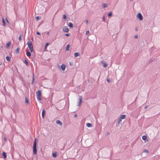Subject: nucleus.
<instances>
[{"instance_id":"f257e3e1","label":"nucleus","mask_w":160,"mask_h":160,"mask_svg":"<svg viewBox=\"0 0 160 160\" xmlns=\"http://www.w3.org/2000/svg\"><path fill=\"white\" fill-rule=\"evenodd\" d=\"M36 140V138H35L33 146V154H37Z\"/></svg>"},{"instance_id":"f03ea898","label":"nucleus","mask_w":160,"mask_h":160,"mask_svg":"<svg viewBox=\"0 0 160 160\" xmlns=\"http://www.w3.org/2000/svg\"><path fill=\"white\" fill-rule=\"evenodd\" d=\"M27 44L31 52H33V45L32 42L30 40L28 41L27 42Z\"/></svg>"},{"instance_id":"7ed1b4c3","label":"nucleus","mask_w":160,"mask_h":160,"mask_svg":"<svg viewBox=\"0 0 160 160\" xmlns=\"http://www.w3.org/2000/svg\"><path fill=\"white\" fill-rule=\"evenodd\" d=\"M36 94L37 96V98L38 101H41V97L42 96L41 91L38 90L36 92Z\"/></svg>"},{"instance_id":"20e7f679","label":"nucleus","mask_w":160,"mask_h":160,"mask_svg":"<svg viewBox=\"0 0 160 160\" xmlns=\"http://www.w3.org/2000/svg\"><path fill=\"white\" fill-rule=\"evenodd\" d=\"M137 17L140 21H142V20L143 17L141 13H138Z\"/></svg>"},{"instance_id":"39448f33","label":"nucleus","mask_w":160,"mask_h":160,"mask_svg":"<svg viewBox=\"0 0 160 160\" xmlns=\"http://www.w3.org/2000/svg\"><path fill=\"white\" fill-rule=\"evenodd\" d=\"M63 31L65 32H68L69 31V29L66 26H64L62 29Z\"/></svg>"},{"instance_id":"423d86ee","label":"nucleus","mask_w":160,"mask_h":160,"mask_svg":"<svg viewBox=\"0 0 160 160\" xmlns=\"http://www.w3.org/2000/svg\"><path fill=\"white\" fill-rule=\"evenodd\" d=\"M80 98L78 99V106H80L81 105L82 102V97L81 96H79Z\"/></svg>"},{"instance_id":"0eeeda50","label":"nucleus","mask_w":160,"mask_h":160,"mask_svg":"<svg viewBox=\"0 0 160 160\" xmlns=\"http://www.w3.org/2000/svg\"><path fill=\"white\" fill-rule=\"evenodd\" d=\"M56 122L57 124H58L60 126H61L62 125V122L59 120H57L56 121Z\"/></svg>"},{"instance_id":"6e6552de","label":"nucleus","mask_w":160,"mask_h":160,"mask_svg":"<svg viewBox=\"0 0 160 160\" xmlns=\"http://www.w3.org/2000/svg\"><path fill=\"white\" fill-rule=\"evenodd\" d=\"M61 69L63 71H64L65 70L66 67H65V66L64 64H62L61 66Z\"/></svg>"},{"instance_id":"1a4fd4ad","label":"nucleus","mask_w":160,"mask_h":160,"mask_svg":"<svg viewBox=\"0 0 160 160\" xmlns=\"http://www.w3.org/2000/svg\"><path fill=\"white\" fill-rule=\"evenodd\" d=\"M45 110L44 109H43L42 110V117L43 118H44V117L45 116Z\"/></svg>"},{"instance_id":"9d476101","label":"nucleus","mask_w":160,"mask_h":160,"mask_svg":"<svg viewBox=\"0 0 160 160\" xmlns=\"http://www.w3.org/2000/svg\"><path fill=\"white\" fill-rule=\"evenodd\" d=\"M125 117H126V115H122L120 116L119 118L122 120V119H124L125 118Z\"/></svg>"},{"instance_id":"9b49d317","label":"nucleus","mask_w":160,"mask_h":160,"mask_svg":"<svg viewBox=\"0 0 160 160\" xmlns=\"http://www.w3.org/2000/svg\"><path fill=\"white\" fill-rule=\"evenodd\" d=\"M68 26L70 28H72L73 27V25L72 23L71 22H70L68 24Z\"/></svg>"},{"instance_id":"f8f14e48","label":"nucleus","mask_w":160,"mask_h":160,"mask_svg":"<svg viewBox=\"0 0 160 160\" xmlns=\"http://www.w3.org/2000/svg\"><path fill=\"white\" fill-rule=\"evenodd\" d=\"M52 156L53 158H56L57 156V152L53 153L52 154Z\"/></svg>"},{"instance_id":"ddd939ff","label":"nucleus","mask_w":160,"mask_h":160,"mask_svg":"<svg viewBox=\"0 0 160 160\" xmlns=\"http://www.w3.org/2000/svg\"><path fill=\"white\" fill-rule=\"evenodd\" d=\"M24 62L26 66H29V63L27 61L26 59H25L24 61Z\"/></svg>"},{"instance_id":"4468645a","label":"nucleus","mask_w":160,"mask_h":160,"mask_svg":"<svg viewBox=\"0 0 160 160\" xmlns=\"http://www.w3.org/2000/svg\"><path fill=\"white\" fill-rule=\"evenodd\" d=\"M6 59L8 61H10L11 59V58L9 56H7Z\"/></svg>"},{"instance_id":"2eb2a0df","label":"nucleus","mask_w":160,"mask_h":160,"mask_svg":"<svg viewBox=\"0 0 160 160\" xmlns=\"http://www.w3.org/2000/svg\"><path fill=\"white\" fill-rule=\"evenodd\" d=\"M26 53H27V55L28 57H29L31 56V53L29 52V51L27 52Z\"/></svg>"},{"instance_id":"dca6fc26","label":"nucleus","mask_w":160,"mask_h":160,"mask_svg":"<svg viewBox=\"0 0 160 160\" xmlns=\"http://www.w3.org/2000/svg\"><path fill=\"white\" fill-rule=\"evenodd\" d=\"M86 126L88 127H92V125L90 123H86Z\"/></svg>"},{"instance_id":"f3484780","label":"nucleus","mask_w":160,"mask_h":160,"mask_svg":"<svg viewBox=\"0 0 160 160\" xmlns=\"http://www.w3.org/2000/svg\"><path fill=\"white\" fill-rule=\"evenodd\" d=\"M22 36H23L22 34H20L19 36V37H18V39L20 41L22 40Z\"/></svg>"},{"instance_id":"a211bd4d","label":"nucleus","mask_w":160,"mask_h":160,"mask_svg":"<svg viewBox=\"0 0 160 160\" xmlns=\"http://www.w3.org/2000/svg\"><path fill=\"white\" fill-rule=\"evenodd\" d=\"M15 52L16 53L18 54L19 52V49L18 48L16 50Z\"/></svg>"},{"instance_id":"6ab92c4d","label":"nucleus","mask_w":160,"mask_h":160,"mask_svg":"<svg viewBox=\"0 0 160 160\" xmlns=\"http://www.w3.org/2000/svg\"><path fill=\"white\" fill-rule=\"evenodd\" d=\"M79 55V53L78 52H76L74 54L75 57H77Z\"/></svg>"},{"instance_id":"aec40b11","label":"nucleus","mask_w":160,"mask_h":160,"mask_svg":"<svg viewBox=\"0 0 160 160\" xmlns=\"http://www.w3.org/2000/svg\"><path fill=\"white\" fill-rule=\"evenodd\" d=\"M11 45V42H8L7 44L6 47L8 48Z\"/></svg>"},{"instance_id":"412c9836","label":"nucleus","mask_w":160,"mask_h":160,"mask_svg":"<svg viewBox=\"0 0 160 160\" xmlns=\"http://www.w3.org/2000/svg\"><path fill=\"white\" fill-rule=\"evenodd\" d=\"M2 22L3 24V26H6V23L5 22V21L3 18H2Z\"/></svg>"},{"instance_id":"4be33fe9","label":"nucleus","mask_w":160,"mask_h":160,"mask_svg":"<svg viewBox=\"0 0 160 160\" xmlns=\"http://www.w3.org/2000/svg\"><path fill=\"white\" fill-rule=\"evenodd\" d=\"M2 154L4 158H6V157H7L6 154L5 152H2Z\"/></svg>"},{"instance_id":"5701e85b","label":"nucleus","mask_w":160,"mask_h":160,"mask_svg":"<svg viewBox=\"0 0 160 160\" xmlns=\"http://www.w3.org/2000/svg\"><path fill=\"white\" fill-rule=\"evenodd\" d=\"M69 46H69V44H68V45H67L66 46V51L69 50Z\"/></svg>"},{"instance_id":"b1692460","label":"nucleus","mask_w":160,"mask_h":160,"mask_svg":"<svg viewBox=\"0 0 160 160\" xmlns=\"http://www.w3.org/2000/svg\"><path fill=\"white\" fill-rule=\"evenodd\" d=\"M147 137L146 136L144 135V136H142V139L143 140H145L147 139Z\"/></svg>"},{"instance_id":"393cba45","label":"nucleus","mask_w":160,"mask_h":160,"mask_svg":"<svg viewBox=\"0 0 160 160\" xmlns=\"http://www.w3.org/2000/svg\"><path fill=\"white\" fill-rule=\"evenodd\" d=\"M25 102L27 103H28L29 101L28 99L26 97L25 98Z\"/></svg>"},{"instance_id":"a878e982","label":"nucleus","mask_w":160,"mask_h":160,"mask_svg":"<svg viewBox=\"0 0 160 160\" xmlns=\"http://www.w3.org/2000/svg\"><path fill=\"white\" fill-rule=\"evenodd\" d=\"M122 120L121 119H119H119H118V122L117 123V126L119 124V123H120V122Z\"/></svg>"},{"instance_id":"bb28decb","label":"nucleus","mask_w":160,"mask_h":160,"mask_svg":"<svg viewBox=\"0 0 160 160\" xmlns=\"http://www.w3.org/2000/svg\"><path fill=\"white\" fill-rule=\"evenodd\" d=\"M102 7L103 8H106L107 7V4L106 3H104L102 4Z\"/></svg>"},{"instance_id":"cd10ccee","label":"nucleus","mask_w":160,"mask_h":160,"mask_svg":"<svg viewBox=\"0 0 160 160\" xmlns=\"http://www.w3.org/2000/svg\"><path fill=\"white\" fill-rule=\"evenodd\" d=\"M112 15V13L111 12L109 13L108 14V17H111Z\"/></svg>"},{"instance_id":"c85d7f7f","label":"nucleus","mask_w":160,"mask_h":160,"mask_svg":"<svg viewBox=\"0 0 160 160\" xmlns=\"http://www.w3.org/2000/svg\"><path fill=\"white\" fill-rule=\"evenodd\" d=\"M103 66L104 68H106L107 67L108 65L106 63H104L103 64Z\"/></svg>"},{"instance_id":"c756f323","label":"nucleus","mask_w":160,"mask_h":160,"mask_svg":"<svg viewBox=\"0 0 160 160\" xmlns=\"http://www.w3.org/2000/svg\"><path fill=\"white\" fill-rule=\"evenodd\" d=\"M67 18V16L65 14H63V19H66Z\"/></svg>"},{"instance_id":"7c9ffc66","label":"nucleus","mask_w":160,"mask_h":160,"mask_svg":"<svg viewBox=\"0 0 160 160\" xmlns=\"http://www.w3.org/2000/svg\"><path fill=\"white\" fill-rule=\"evenodd\" d=\"M33 77L32 80V84L33 83L34 81V75L33 74Z\"/></svg>"},{"instance_id":"2f4dec72","label":"nucleus","mask_w":160,"mask_h":160,"mask_svg":"<svg viewBox=\"0 0 160 160\" xmlns=\"http://www.w3.org/2000/svg\"><path fill=\"white\" fill-rule=\"evenodd\" d=\"M102 19L103 20V21L104 22H105V16H103Z\"/></svg>"},{"instance_id":"473e14b6","label":"nucleus","mask_w":160,"mask_h":160,"mask_svg":"<svg viewBox=\"0 0 160 160\" xmlns=\"http://www.w3.org/2000/svg\"><path fill=\"white\" fill-rule=\"evenodd\" d=\"M90 32L89 31H88L86 32V34L87 35H88L89 34Z\"/></svg>"},{"instance_id":"72a5a7b5","label":"nucleus","mask_w":160,"mask_h":160,"mask_svg":"<svg viewBox=\"0 0 160 160\" xmlns=\"http://www.w3.org/2000/svg\"><path fill=\"white\" fill-rule=\"evenodd\" d=\"M49 44V43H47L46 45H45V49H46L47 48V46Z\"/></svg>"},{"instance_id":"f704fd0d","label":"nucleus","mask_w":160,"mask_h":160,"mask_svg":"<svg viewBox=\"0 0 160 160\" xmlns=\"http://www.w3.org/2000/svg\"><path fill=\"white\" fill-rule=\"evenodd\" d=\"M143 152H146L147 153H148V151L146 150V149H145L143 151Z\"/></svg>"},{"instance_id":"c9c22d12","label":"nucleus","mask_w":160,"mask_h":160,"mask_svg":"<svg viewBox=\"0 0 160 160\" xmlns=\"http://www.w3.org/2000/svg\"><path fill=\"white\" fill-rule=\"evenodd\" d=\"M36 19L37 20H38L39 19V17L38 16H37L36 18Z\"/></svg>"},{"instance_id":"e433bc0d","label":"nucleus","mask_w":160,"mask_h":160,"mask_svg":"<svg viewBox=\"0 0 160 160\" xmlns=\"http://www.w3.org/2000/svg\"><path fill=\"white\" fill-rule=\"evenodd\" d=\"M107 82L109 83L110 81L109 79H107Z\"/></svg>"},{"instance_id":"4c0bfd02","label":"nucleus","mask_w":160,"mask_h":160,"mask_svg":"<svg viewBox=\"0 0 160 160\" xmlns=\"http://www.w3.org/2000/svg\"><path fill=\"white\" fill-rule=\"evenodd\" d=\"M3 139H4V141H6L7 138H6V137H3Z\"/></svg>"},{"instance_id":"58836bf2","label":"nucleus","mask_w":160,"mask_h":160,"mask_svg":"<svg viewBox=\"0 0 160 160\" xmlns=\"http://www.w3.org/2000/svg\"><path fill=\"white\" fill-rule=\"evenodd\" d=\"M101 63H102L103 64L105 63V62L104 61H102L101 62Z\"/></svg>"},{"instance_id":"ea45409f","label":"nucleus","mask_w":160,"mask_h":160,"mask_svg":"<svg viewBox=\"0 0 160 160\" xmlns=\"http://www.w3.org/2000/svg\"><path fill=\"white\" fill-rule=\"evenodd\" d=\"M36 33L38 35H40V33L38 32H36Z\"/></svg>"},{"instance_id":"a19ab883","label":"nucleus","mask_w":160,"mask_h":160,"mask_svg":"<svg viewBox=\"0 0 160 160\" xmlns=\"http://www.w3.org/2000/svg\"><path fill=\"white\" fill-rule=\"evenodd\" d=\"M138 38V36L137 35H136L134 36V38Z\"/></svg>"},{"instance_id":"79ce46f5","label":"nucleus","mask_w":160,"mask_h":160,"mask_svg":"<svg viewBox=\"0 0 160 160\" xmlns=\"http://www.w3.org/2000/svg\"><path fill=\"white\" fill-rule=\"evenodd\" d=\"M65 35L67 37H68L69 36V35L68 34H66Z\"/></svg>"},{"instance_id":"37998d69","label":"nucleus","mask_w":160,"mask_h":160,"mask_svg":"<svg viewBox=\"0 0 160 160\" xmlns=\"http://www.w3.org/2000/svg\"><path fill=\"white\" fill-rule=\"evenodd\" d=\"M85 22H86V23L87 24H88V20H86V21H85Z\"/></svg>"},{"instance_id":"c03bdc74","label":"nucleus","mask_w":160,"mask_h":160,"mask_svg":"<svg viewBox=\"0 0 160 160\" xmlns=\"http://www.w3.org/2000/svg\"><path fill=\"white\" fill-rule=\"evenodd\" d=\"M74 117H75V118H76V117H77V114H75L74 115Z\"/></svg>"},{"instance_id":"a18cd8bd","label":"nucleus","mask_w":160,"mask_h":160,"mask_svg":"<svg viewBox=\"0 0 160 160\" xmlns=\"http://www.w3.org/2000/svg\"><path fill=\"white\" fill-rule=\"evenodd\" d=\"M148 107V105H147V106H146L145 107V109H146Z\"/></svg>"},{"instance_id":"49530a36","label":"nucleus","mask_w":160,"mask_h":160,"mask_svg":"<svg viewBox=\"0 0 160 160\" xmlns=\"http://www.w3.org/2000/svg\"><path fill=\"white\" fill-rule=\"evenodd\" d=\"M6 21H7V22L8 23H9V21H8V20L7 19V18H6Z\"/></svg>"},{"instance_id":"de8ad7c7","label":"nucleus","mask_w":160,"mask_h":160,"mask_svg":"<svg viewBox=\"0 0 160 160\" xmlns=\"http://www.w3.org/2000/svg\"><path fill=\"white\" fill-rule=\"evenodd\" d=\"M49 34V32H48L47 33V35H48Z\"/></svg>"},{"instance_id":"09e8293b","label":"nucleus","mask_w":160,"mask_h":160,"mask_svg":"<svg viewBox=\"0 0 160 160\" xmlns=\"http://www.w3.org/2000/svg\"><path fill=\"white\" fill-rule=\"evenodd\" d=\"M2 64V63L0 62V65H1Z\"/></svg>"},{"instance_id":"8fccbe9b","label":"nucleus","mask_w":160,"mask_h":160,"mask_svg":"<svg viewBox=\"0 0 160 160\" xmlns=\"http://www.w3.org/2000/svg\"><path fill=\"white\" fill-rule=\"evenodd\" d=\"M152 61V60L151 59V60H150V62H151Z\"/></svg>"},{"instance_id":"3c124183","label":"nucleus","mask_w":160,"mask_h":160,"mask_svg":"<svg viewBox=\"0 0 160 160\" xmlns=\"http://www.w3.org/2000/svg\"><path fill=\"white\" fill-rule=\"evenodd\" d=\"M108 134H109V132H108Z\"/></svg>"},{"instance_id":"603ef678","label":"nucleus","mask_w":160,"mask_h":160,"mask_svg":"<svg viewBox=\"0 0 160 160\" xmlns=\"http://www.w3.org/2000/svg\"><path fill=\"white\" fill-rule=\"evenodd\" d=\"M130 1H132V0H130Z\"/></svg>"},{"instance_id":"864d4df0","label":"nucleus","mask_w":160,"mask_h":160,"mask_svg":"<svg viewBox=\"0 0 160 160\" xmlns=\"http://www.w3.org/2000/svg\"><path fill=\"white\" fill-rule=\"evenodd\" d=\"M137 29H136V31H137Z\"/></svg>"},{"instance_id":"5fc2aeb1","label":"nucleus","mask_w":160,"mask_h":160,"mask_svg":"<svg viewBox=\"0 0 160 160\" xmlns=\"http://www.w3.org/2000/svg\"><path fill=\"white\" fill-rule=\"evenodd\" d=\"M32 40H33V38H32Z\"/></svg>"}]
</instances>
